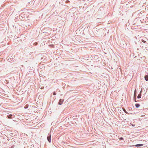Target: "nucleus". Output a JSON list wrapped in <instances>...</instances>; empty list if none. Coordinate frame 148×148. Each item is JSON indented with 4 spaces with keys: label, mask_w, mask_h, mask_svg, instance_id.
<instances>
[{
    "label": "nucleus",
    "mask_w": 148,
    "mask_h": 148,
    "mask_svg": "<svg viewBox=\"0 0 148 148\" xmlns=\"http://www.w3.org/2000/svg\"><path fill=\"white\" fill-rule=\"evenodd\" d=\"M143 146V144H137L135 145V146L136 147L141 146Z\"/></svg>",
    "instance_id": "4"
},
{
    "label": "nucleus",
    "mask_w": 148,
    "mask_h": 148,
    "mask_svg": "<svg viewBox=\"0 0 148 148\" xmlns=\"http://www.w3.org/2000/svg\"><path fill=\"white\" fill-rule=\"evenodd\" d=\"M50 45V46H53V45Z\"/></svg>",
    "instance_id": "12"
},
{
    "label": "nucleus",
    "mask_w": 148,
    "mask_h": 148,
    "mask_svg": "<svg viewBox=\"0 0 148 148\" xmlns=\"http://www.w3.org/2000/svg\"><path fill=\"white\" fill-rule=\"evenodd\" d=\"M145 79L146 81H147L148 80V75H146L145 77Z\"/></svg>",
    "instance_id": "3"
},
{
    "label": "nucleus",
    "mask_w": 148,
    "mask_h": 148,
    "mask_svg": "<svg viewBox=\"0 0 148 148\" xmlns=\"http://www.w3.org/2000/svg\"><path fill=\"white\" fill-rule=\"evenodd\" d=\"M64 101V99H60L59 102L58 104L59 105H61L62 104V103Z\"/></svg>",
    "instance_id": "1"
},
{
    "label": "nucleus",
    "mask_w": 148,
    "mask_h": 148,
    "mask_svg": "<svg viewBox=\"0 0 148 148\" xmlns=\"http://www.w3.org/2000/svg\"><path fill=\"white\" fill-rule=\"evenodd\" d=\"M12 116V115L11 114H10L8 116V117L9 119H10L11 118Z\"/></svg>",
    "instance_id": "5"
},
{
    "label": "nucleus",
    "mask_w": 148,
    "mask_h": 148,
    "mask_svg": "<svg viewBox=\"0 0 148 148\" xmlns=\"http://www.w3.org/2000/svg\"><path fill=\"white\" fill-rule=\"evenodd\" d=\"M119 139L121 140H123V138L122 137L120 138Z\"/></svg>",
    "instance_id": "10"
},
{
    "label": "nucleus",
    "mask_w": 148,
    "mask_h": 148,
    "mask_svg": "<svg viewBox=\"0 0 148 148\" xmlns=\"http://www.w3.org/2000/svg\"><path fill=\"white\" fill-rule=\"evenodd\" d=\"M56 95V93L55 92H54L53 93V95Z\"/></svg>",
    "instance_id": "9"
},
{
    "label": "nucleus",
    "mask_w": 148,
    "mask_h": 148,
    "mask_svg": "<svg viewBox=\"0 0 148 148\" xmlns=\"http://www.w3.org/2000/svg\"><path fill=\"white\" fill-rule=\"evenodd\" d=\"M141 94H139L137 97L138 98V99L140 98H141Z\"/></svg>",
    "instance_id": "7"
},
{
    "label": "nucleus",
    "mask_w": 148,
    "mask_h": 148,
    "mask_svg": "<svg viewBox=\"0 0 148 148\" xmlns=\"http://www.w3.org/2000/svg\"><path fill=\"white\" fill-rule=\"evenodd\" d=\"M135 106L136 108H138L140 106V105L138 103H136L135 104Z\"/></svg>",
    "instance_id": "6"
},
{
    "label": "nucleus",
    "mask_w": 148,
    "mask_h": 148,
    "mask_svg": "<svg viewBox=\"0 0 148 148\" xmlns=\"http://www.w3.org/2000/svg\"><path fill=\"white\" fill-rule=\"evenodd\" d=\"M51 135H50L49 136H48L47 137V140L49 143L51 142Z\"/></svg>",
    "instance_id": "2"
},
{
    "label": "nucleus",
    "mask_w": 148,
    "mask_h": 148,
    "mask_svg": "<svg viewBox=\"0 0 148 148\" xmlns=\"http://www.w3.org/2000/svg\"><path fill=\"white\" fill-rule=\"evenodd\" d=\"M142 41L144 43H145V42L146 41L143 40H142Z\"/></svg>",
    "instance_id": "8"
},
{
    "label": "nucleus",
    "mask_w": 148,
    "mask_h": 148,
    "mask_svg": "<svg viewBox=\"0 0 148 148\" xmlns=\"http://www.w3.org/2000/svg\"><path fill=\"white\" fill-rule=\"evenodd\" d=\"M123 110L126 113H127L126 112L125 110V109H123Z\"/></svg>",
    "instance_id": "11"
}]
</instances>
